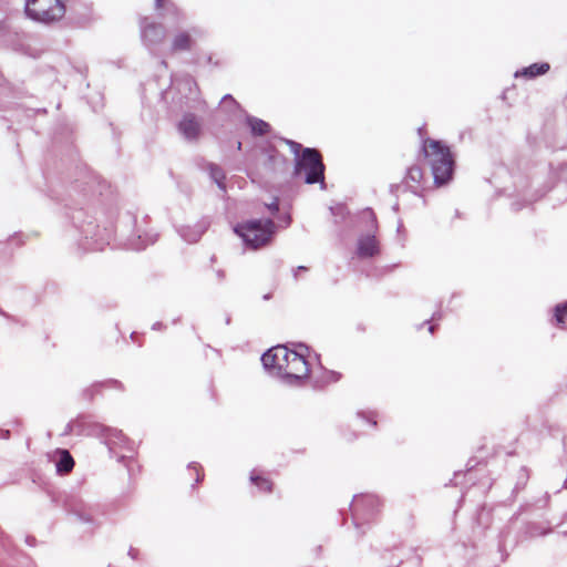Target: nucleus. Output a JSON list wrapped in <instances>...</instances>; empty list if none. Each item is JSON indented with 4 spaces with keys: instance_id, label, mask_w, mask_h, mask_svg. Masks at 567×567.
I'll return each mask as SVG.
<instances>
[{
    "instance_id": "obj_2",
    "label": "nucleus",
    "mask_w": 567,
    "mask_h": 567,
    "mask_svg": "<svg viewBox=\"0 0 567 567\" xmlns=\"http://www.w3.org/2000/svg\"><path fill=\"white\" fill-rule=\"evenodd\" d=\"M421 153L431 168L434 183L442 186L452 179L454 172V157L451 148L442 141L425 138Z\"/></svg>"
},
{
    "instance_id": "obj_16",
    "label": "nucleus",
    "mask_w": 567,
    "mask_h": 567,
    "mask_svg": "<svg viewBox=\"0 0 567 567\" xmlns=\"http://www.w3.org/2000/svg\"><path fill=\"white\" fill-rule=\"evenodd\" d=\"M208 169H209L212 178L217 183V185L220 188L224 189L225 188V184H224L225 174H224L223 169L214 164H209Z\"/></svg>"
},
{
    "instance_id": "obj_13",
    "label": "nucleus",
    "mask_w": 567,
    "mask_h": 567,
    "mask_svg": "<svg viewBox=\"0 0 567 567\" xmlns=\"http://www.w3.org/2000/svg\"><path fill=\"white\" fill-rule=\"evenodd\" d=\"M248 125L251 130V133L257 136L266 135L270 131V125L260 118H248Z\"/></svg>"
},
{
    "instance_id": "obj_15",
    "label": "nucleus",
    "mask_w": 567,
    "mask_h": 567,
    "mask_svg": "<svg viewBox=\"0 0 567 567\" xmlns=\"http://www.w3.org/2000/svg\"><path fill=\"white\" fill-rule=\"evenodd\" d=\"M554 317L558 328L567 329V301L555 307Z\"/></svg>"
},
{
    "instance_id": "obj_6",
    "label": "nucleus",
    "mask_w": 567,
    "mask_h": 567,
    "mask_svg": "<svg viewBox=\"0 0 567 567\" xmlns=\"http://www.w3.org/2000/svg\"><path fill=\"white\" fill-rule=\"evenodd\" d=\"M193 45V39L187 31H178L176 32L169 44L168 52L171 54H176L179 52L189 51Z\"/></svg>"
},
{
    "instance_id": "obj_9",
    "label": "nucleus",
    "mask_w": 567,
    "mask_h": 567,
    "mask_svg": "<svg viewBox=\"0 0 567 567\" xmlns=\"http://www.w3.org/2000/svg\"><path fill=\"white\" fill-rule=\"evenodd\" d=\"M379 251V244L374 236L362 237L358 243V255L362 258L373 257Z\"/></svg>"
},
{
    "instance_id": "obj_4",
    "label": "nucleus",
    "mask_w": 567,
    "mask_h": 567,
    "mask_svg": "<svg viewBox=\"0 0 567 567\" xmlns=\"http://www.w3.org/2000/svg\"><path fill=\"white\" fill-rule=\"evenodd\" d=\"M24 11L31 20L51 24L65 16L66 6L64 0H24Z\"/></svg>"
},
{
    "instance_id": "obj_1",
    "label": "nucleus",
    "mask_w": 567,
    "mask_h": 567,
    "mask_svg": "<svg viewBox=\"0 0 567 567\" xmlns=\"http://www.w3.org/2000/svg\"><path fill=\"white\" fill-rule=\"evenodd\" d=\"M261 361L265 368L287 379L301 380L308 378L310 373L306 358L285 346L269 349L262 354Z\"/></svg>"
},
{
    "instance_id": "obj_12",
    "label": "nucleus",
    "mask_w": 567,
    "mask_h": 567,
    "mask_svg": "<svg viewBox=\"0 0 567 567\" xmlns=\"http://www.w3.org/2000/svg\"><path fill=\"white\" fill-rule=\"evenodd\" d=\"M60 458L56 463V471L60 474H69L74 467V460L69 451L61 450L59 452Z\"/></svg>"
},
{
    "instance_id": "obj_19",
    "label": "nucleus",
    "mask_w": 567,
    "mask_h": 567,
    "mask_svg": "<svg viewBox=\"0 0 567 567\" xmlns=\"http://www.w3.org/2000/svg\"><path fill=\"white\" fill-rule=\"evenodd\" d=\"M166 4V0H155V8L157 10L163 9Z\"/></svg>"
},
{
    "instance_id": "obj_18",
    "label": "nucleus",
    "mask_w": 567,
    "mask_h": 567,
    "mask_svg": "<svg viewBox=\"0 0 567 567\" xmlns=\"http://www.w3.org/2000/svg\"><path fill=\"white\" fill-rule=\"evenodd\" d=\"M268 209L271 212V214H276L279 210L278 199H275L271 204H269Z\"/></svg>"
},
{
    "instance_id": "obj_7",
    "label": "nucleus",
    "mask_w": 567,
    "mask_h": 567,
    "mask_svg": "<svg viewBox=\"0 0 567 567\" xmlns=\"http://www.w3.org/2000/svg\"><path fill=\"white\" fill-rule=\"evenodd\" d=\"M178 128L188 140H196L200 134V124L193 114H186L179 122Z\"/></svg>"
},
{
    "instance_id": "obj_5",
    "label": "nucleus",
    "mask_w": 567,
    "mask_h": 567,
    "mask_svg": "<svg viewBox=\"0 0 567 567\" xmlns=\"http://www.w3.org/2000/svg\"><path fill=\"white\" fill-rule=\"evenodd\" d=\"M296 172H305V182L316 184L324 182V164L320 152L316 148H305L296 164Z\"/></svg>"
},
{
    "instance_id": "obj_17",
    "label": "nucleus",
    "mask_w": 567,
    "mask_h": 567,
    "mask_svg": "<svg viewBox=\"0 0 567 567\" xmlns=\"http://www.w3.org/2000/svg\"><path fill=\"white\" fill-rule=\"evenodd\" d=\"M187 475L194 478L195 484H198L204 478V470L199 464L194 463L187 467Z\"/></svg>"
},
{
    "instance_id": "obj_10",
    "label": "nucleus",
    "mask_w": 567,
    "mask_h": 567,
    "mask_svg": "<svg viewBox=\"0 0 567 567\" xmlns=\"http://www.w3.org/2000/svg\"><path fill=\"white\" fill-rule=\"evenodd\" d=\"M550 70V64L547 62L533 63L529 66L523 68L515 73V78L535 79L539 75L546 74Z\"/></svg>"
},
{
    "instance_id": "obj_20",
    "label": "nucleus",
    "mask_w": 567,
    "mask_h": 567,
    "mask_svg": "<svg viewBox=\"0 0 567 567\" xmlns=\"http://www.w3.org/2000/svg\"><path fill=\"white\" fill-rule=\"evenodd\" d=\"M298 270H307L306 267H298Z\"/></svg>"
},
{
    "instance_id": "obj_11",
    "label": "nucleus",
    "mask_w": 567,
    "mask_h": 567,
    "mask_svg": "<svg viewBox=\"0 0 567 567\" xmlns=\"http://www.w3.org/2000/svg\"><path fill=\"white\" fill-rule=\"evenodd\" d=\"M142 35L148 43H159L164 39V30L161 24L151 22L143 28Z\"/></svg>"
},
{
    "instance_id": "obj_3",
    "label": "nucleus",
    "mask_w": 567,
    "mask_h": 567,
    "mask_svg": "<svg viewBox=\"0 0 567 567\" xmlns=\"http://www.w3.org/2000/svg\"><path fill=\"white\" fill-rule=\"evenodd\" d=\"M276 228L272 219H251L238 223L234 231L248 247L259 249L271 243Z\"/></svg>"
},
{
    "instance_id": "obj_8",
    "label": "nucleus",
    "mask_w": 567,
    "mask_h": 567,
    "mask_svg": "<svg viewBox=\"0 0 567 567\" xmlns=\"http://www.w3.org/2000/svg\"><path fill=\"white\" fill-rule=\"evenodd\" d=\"M424 179V171L419 164L408 167L403 183L411 189L416 190Z\"/></svg>"
},
{
    "instance_id": "obj_14",
    "label": "nucleus",
    "mask_w": 567,
    "mask_h": 567,
    "mask_svg": "<svg viewBox=\"0 0 567 567\" xmlns=\"http://www.w3.org/2000/svg\"><path fill=\"white\" fill-rule=\"evenodd\" d=\"M250 481L261 492L271 493L274 489V483L271 480L255 472L250 475Z\"/></svg>"
}]
</instances>
